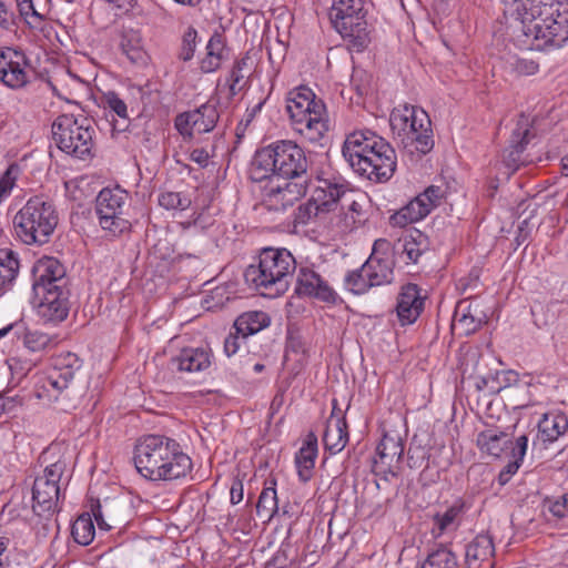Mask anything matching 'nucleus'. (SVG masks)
<instances>
[{"label":"nucleus","instance_id":"obj_8","mask_svg":"<svg viewBox=\"0 0 568 568\" xmlns=\"http://www.w3.org/2000/svg\"><path fill=\"white\" fill-rule=\"evenodd\" d=\"M365 0H333L329 20L353 52H363L372 42Z\"/></svg>","mask_w":568,"mask_h":568},{"label":"nucleus","instance_id":"obj_21","mask_svg":"<svg viewBox=\"0 0 568 568\" xmlns=\"http://www.w3.org/2000/svg\"><path fill=\"white\" fill-rule=\"evenodd\" d=\"M54 286H67L65 268L57 258L43 256L32 267V292L43 293Z\"/></svg>","mask_w":568,"mask_h":568},{"label":"nucleus","instance_id":"obj_31","mask_svg":"<svg viewBox=\"0 0 568 568\" xmlns=\"http://www.w3.org/2000/svg\"><path fill=\"white\" fill-rule=\"evenodd\" d=\"M428 237L416 230L399 239L394 245V251L405 263H417L420 256L428 251Z\"/></svg>","mask_w":568,"mask_h":568},{"label":"nucleus","instance_id":"obj_49","mask_svg":"<svg viewBox=\"0 0 568 568\" xmlns=\"http://www.w3.org/2000/svg\"><path fill=\"white\" fill-rule=\"evenodd\" d=\"M196 39L197 31L194 27L190 26L182 37V43L179 53V58L182 61L187 62L193 59L196 50Z\"/></svg>","mask_w":568,"mask_h":568},{"label":"nucleus","instance_id":"obj_17","mask_svg":"<svg viewBox=\"0 0 568 568\" xmlns=\"http://www.w3.org/2000/svg\"><path fill=\"white\" fill-rule=\"evenodd\" d=\"M33 295L38 300L37 313L44 323L59 324L68 317L70 293L67 286H54Z\"/></svg>","mask_w":568,"mask_h":568},{"label":"nucleus","instance_id":"obj_38","mask_svg":"<svg viewBox=\"0 0 568 568\" xmlns=\"http://www.w3.org/2000/svg\"><path fill=\"white\" fill-rule=\"evenodd\" d=\"M81 367L82 359L75 353L61 352L51 358V363L47 368L51 372H55L58 375L61 374V379L72 385Z\"/></svg>","mask_w":568,"mask_h":568},{"label":"nucleus","instance_id":"obj_57","mask_svg":"<svg viewBox=\"0 0 568 568\" xmlns=\"http://www.w3.org/2000/svg\"><path fill=\"white\" fill-rule=\"evenodd\" d=\"M211 155L203 148H197L191 151L190 159L191 161L199 164L201 168H206L209 165Z\"/></svg>","mask_w":568,"mask_h":568},{"label":"nucleus","instance_id":"obj_22","mask_svg":"<svg viewBox=\"0 0 568 568\" xmlns=\"http://www.w3.org/2000/svg\"><path fill=\"white\" fill-rule=\"evenodd\" d=\"M213 354L206 347H184L169 361L173 373H200L212 365Z\"/></svg>","mask_w":568,"mask_h":568},{"label":"nucleus","instance_id":"obj_33","mask_svg":"<svg viewBox=\"0 0 568 568\" xmlns=\"http://www.w3.org/2000/svg\"><path fill=\"white\" fill-rule=\"evenodd\" d=\"M393 261L388 256L377 255L375 253L364 263V271L371 281L373 287L392 283L394 278Z\"/></svg>","mask_w":568,"mask_h":568},{"label":"nucleus","instance_id":"obj_46","mask_svg":"<svg viewBox=\"0 0 568 568\" xmlns=\"http://www.w3.org/2000/svg\"><path fill=\"white\" fill-rule=\"evenodd\" d=\"M159 205L165 210L185 211L190 207L192 201L190 196L182 192L166 191L162 192L158 199Z\"/></svg>","mask_w":568,"mask_h":568},{"label":"nucleus","instance_id":"obj_5","mask_svg":"<svg viewBox=\"0 0 568 568\" xmlns=\"http://www.w3.org/2000/svg\"><path fill=\"white\" fill-rule=\"evenodd\" d=\"M296 268V261L288 250L264 247L256 263L247 266L244 277L246 283L261 295L277 297L288 290Z\"/></svg>","mask_w":568,"mask_h":568},{"label":"nucleus","instance_id":"obj_34","mask_svg":"<svg viewBox=\"0 0 568 568\" xmlns=\"http://www.w3.org/2000/svg\"><path fill=\"white\" fill-rule=\"evenodd\" d=\"M432 212L429 204H426L424 200L417 195L415 199L409 201L405 206L395 212L390 217L389 222L394 226L405 227L408 224L418 222L426 217Z\"/></svg>","mask_w":568,"mask_h":568},{"label":"nucleus","instance_id":"obj_32","mask_svg":"<svg viewBox=\"0 0 568 568\" xmlns=\"http://www.w3.org/2000/svg\"><path fill=\"white\" fill-rule=\"evenodd\" d=\"M317 453V437L314 433H308L295 455L297 474L304 483L310 480L313 475Z\"/></svg>","mask_w":568,"mask_h":568},{"label":"nucleus","instance_id":"obj_9","mask_svg":"<svg viewBox=\"0 0 568 568\" xmlns=\"http://www.w3.org/2000/svg\"><path fill=\"white\" fill-rule=\"evenodd\" d=\"M94 130L85 118L59 115L52 123V140L65 154L85 160L92 154Z\"/></svg>","mask_w":568,"mask_h":568},{"label":"nucleus","instance_id":"obj_63","mask_svg":"<svg viewBox=\"0 0 568 568\" xmlns=\"http://www.w3.org/2000/svg\"><path fill=\"white\" fill-rule=\"evenodd\" d=\"M174 2L186 6V7H195L197 6L202 0H173Z\"/></svg>","mask_w":568,"mask_h":568},{"label":"nucleus","instance_id":"obj_13","mask_svg":"<svg viewBox=\"0 0 568 568\" xmlns=\"http://www.w3.org/2000/svg\"><path fill=\"white\" fill-rule=\"evenodd\" d=\"M33 68L21 50L0 48V82L9 89L20 90L31 83Z\"/></svg>","mask_w":568,"mask_h":568},{"label":"nucleus","instance_id":"obj_52","mask_svg":"<svg viewBox=\"0 0 568 568\" xmlns=\"http://www.w3.org/2000/svg\"><path fill=\"white\" fill-rule=\"evenodd\" d=\"M544 507L557 519L568 516V507L564 495L558 499H546Z\"/></svg>","mask_w":568,"mask_h":568},{"label":"nucleus","instance_id":"obj_53","mask_svg":"<svg viewBox=\"0 0 568 568\" xmlns=\"http://www.w3.org/2000/svg\"><path fill=\"white\" fill-rule=\"evenodd\" d=\"M444 190L440 186L430 185L423 193L418 194L426 204L433 210L439 205L440 200L444 197Z\"/></svg>","mask_w":568,"mask_h":568},{"label":"nucleus","instance_id":"obj_61","mask_svg":"<svg viewBox=\"0 0 568 568\" xmlns=\"http://www.w3.org/2000/svg\"><path fill=\"white\" fill-rule=\"evenodd\" d=\"M339 205L342 206V209L344 206H347V209L353 212H358L361 210V205L355 200H351L348 194H347V200L344 202H341Z\"/></svg>","mask_w":568,"mask_h":568},{"label":"nucleus","instance_id":"obj_18","mask_svg":"<svg viewBox=\"0 0 568 568\" xmlns=\"http://www.w3.org/2000/svg\"><path fill=\"white\" fill-rule=\"evenodd\" d=\"M306 114L301 126H296L295 132L306 142L312 144H322L329 130V120L325 103L316 98L311 105L304 108Z\"/></svg>","mask_w":568,"mask_h":568},{"label":"nucleus","instance_id":"obj_10","mask_svg":"<svg viewBox=\"0 0 568 568\" xmlns=\"http://www.w3.org/2000/svg\"><path fill=\"white\" fill-rule=\"evenodd\" d=\"M67 464L62 458L48 464L34 477L32 485V509L39 517L51 518L60 510V503L64 499L61 480Z\"/></svg>","mask_w":568,"mask_h":568},{"label":"nucleus","instance_id":"obj_54","mask_svg":"<svg viewBox=\"0 0 568 568\" xmlns=\"http://www.w3.org/2000/svg\"><path fill=\"white\" fill-rule=\"evenodd\" d=\"M12 550L10 549V538L0 537V568H14L11 560Z\"/></svg>","mask_w":568,"mask_h":568},{"label":"nucleus","instance_id":"obj_55","mask_svg":"<svg viewBox=\"0 0 568 568\" xmlns=\"http://www.w3.org/2000/svg\"><path fill=\"white\" fill-rule=\"evenodd\" d=\"M242 339L243 338L241 334H237L236 331L230 332V334L224 339V353L226 354V356L230 357L237 353Z\"/></svg>","mask_w":568,"mask_h":568},{"label":"nucleus","instance_id":"obj_28","mask_svg":"<svg viewBox=\"0 0 568 568\" xmlns=\"http://www.w3.org/2000/svg\"><path fill=\"white\" fill-rule=\"evenodd\" d=\"M494 555L495 546L493 537L489 534H479L466 547V565L469 566V568H478V566L493 568Z\"/></svg>","mask_w":568,"mask_h":568},{"label":"nucleus","instance_id":"obj_64","mask_svg":"<svg viewBox=\"0 0 568 568\" xmlns=\"http://www.w3.org/2000/svg\"><path fill=\"white\" fill-rule=\"evenodd\" d=\"M561 168L564 173L568 176V152L561 159Z\"/></svg>","mask_w":568,"mask_h":568},{"label":"nucleus","instance_id":"obj_42","mask_svg":"<svg viewBox=\"0 0 568 568\" xmlns=\"http://www.w3.org/2000/svg\"><path fill=\"white\" fill-rule=\"evenodd\" d=\"M278 510L277 494L274 486L265 487L256 504V514L260 518L271 520Z\"/></svg>","mask_w":568,"mask_h":568},{"label":"nucleus","instance_id":"obj_50","mask_svg":"<svg viewBox=\"0 0 568 568\" xmlns=\"http://www.w3.org/2000/svg\"><path fill=\"white\" fill-rule=\"evenodd\" d=\"M104 108L113 111L119 118L128 120V108L125 102L114 91H108L102 97Z\"/></svg>","mask_w":568,"mask_h":568},{"label":"nucleus","instance_id":"obj_24","mask_svg":"<svg viewBox=\"0 0 568 568\" xmlns=\"http://www.w3.org/2000/svg\"><path fill=\"white\" fill-rule=\"evenodd\" d=\"M425 298L416 284L403 285L396 303V314L402 326L417 321L424 310Z\"/></svg>","mask_w":568,"mask_h":568},{"label":"nucleus","instance_id":"obj_1","mask_svg":"<svg viewBox=\"0 0 568 568\" xmlns=\"http://www.w3.org/2000/svg\"><path fill=\"white\" fill-rule=\"evenodd\" d=\"M539 2V7L510 14V40L521 50L560 49L568 42V3Z\"/></svg>","mask_w":568,"mask_h":568},{"label":"nucleus","instance_id":"obj_44","mask_svg":"<svg viewBox=\"0 0 568 568\" xmlns=\"http://www.w3.org/2000/svg\"><path fill=\"white\" fill-rule=\"evenodd\" d=\"M459 506H450L443 514H436L434 516V537H440L444 532L453 530L457 527L456 519L460 514Z\"/></svg>","mask_w":568,"mask_h":568},{"label":"nucleus","instance_id":"obj_11","mask_svg":"<svg viewBox=\"0 0 568 568\" xmlns=\"http://www.w3.org/2000/svg\"><path fill=\"white\" fill-rule=\"evenodd\" d=\"M128 205V193L120 189H102L95 200V212L103 231L119 236L131 229V223L123 215Z\"/></svg>","mask_w":568,"mask_h":568},{"label":"nucleus","instance_id":"obj_43","mask_svg":"<svg viewBox=\"0 0 568 568\" xmlns=\"http://www.w3.org/2000/svg\"><path fill=\"white\" fill-rule=\"evenodd\" d=\"M505 69L514 75L528 77L534 75L539 71V64L532 59L514 54L506 58Z\"/></svg>","mask_w":568,"mask_h":568},{"label":"nucleus","instance_id":"obj_19","mask_svg":"<svg viewBox=\"0 0 568 568\" xmlns=\"http://www.w3.org/2000/svg\"><path fill=\"white\" fill-rule=\"evenodd\" d=\"M295 293L298 296L313 297L327 303L336 300V293L328 282L308 265H301L297 268Z\"/></svg>","mask_w":568,"mask_h":568},{"label":"nucleus","instance_id":"obj_14","mask_svg":"<svg viewBox=\"0 0 568 568\" xmlns=\"http://www.w3.org/2000/svg\"><path fill=\"white\" fill-rule=\"evenodd\" d=\"M112 505L105 500L101 504L99 500L91 504V514L84 513L80 515L72 525L71 534L75 542L82 546L90 545L95 536V527L93 519L100 530L109 531L115 527L119 521L111 514Z\"/></svg>","mask_w":568,"mask_h":568},{"label":"nucleus","instance_id":"obj_12","mask_svg":"<svg viewBox=\"0 0 568 568\" xmlns=\"http://www.w3.org/2000/svg\"><path fill=\"white\" fill-rule=\"evenodd\" d=\"M262 192V204L268 211L284 212L303 197L308 189L306 181L268 178Z\"/></svg>","mask_w":568,"mask_h":568},{"label":"nucleus","instance_id":"obj_30","mask_svg":"<svg viewBox=\"0 0 568 568\" xmlns=\"http://www.w3.org/2000/svg\"><path fill=\"white\" fill-rule=\"evenodd\" d=\"M316 94L306 85H300L290 90L286 94V112L288 114L291 125L295 131L296 126L302 125L306 114L304 108L311 105L316 99Z\"/></svg>","mask_w":568,"mask_h":568},{"label":"nucleus","instance_id":"obj_25","mask_svg":"<svg viewBox=\"0 0 568 568\" xmlns=\"http://www.w3.org/2000/svg\"><path fill=\"white\" fill-rule=\"evenodd\" d=\"M568 429V417L566 414L552 410L545 413L537 424V435L532 446L547 445L558 440Z\"/></svg>","mask_w":568,"mask_h":568},{"label":"nucleus","instance_id":"obj_27","mask_svg":"<svg viewBox=\"0 0 568 568\" xmlns=\"http://www.w3.org/2000/svg\"><path fill=\"white\" fill-rule=\"evenodd\" d=\"M318 183L312 193V197L324 215L336 211L339 203L347 200V189L344 184L326 179H318Z\"/></svg>","mask_w":568,"mask_h":568},{"label":"nucleus","instance_id":"obj_58","mask_svg":"<svg viewBox=\"0 0 568 568\" xmlns=\"http://www.w3.org/2000/svg\"><path fill=\"white\" fill-rule=\"evenodd\" d=\"M243 79H244L243 71L232 68L231 73H230V79H229L230 91H231L232 95H235L242 89L241 82L243 81Z\"/></svg>","mask_w":568,"mask_h":568},{"label":"nucleus","instance_id":"obj_2","mask_svg":"<svg viewBox=\"0 0 568 568\" xmlns=\"http://www.w3.org/2000/svg\"><path fill=\"white\" fill-rule=\"evenodd\" d=\"M133 460L139 474L153 481L185 478L193 469V462L181 444L174 438L159 434L145 435L138 439Z\"/></svg>","mask_w":568,"mask_h":568},{"label":"nucleus","instance_id":"obj_26","mask_svg":"<svg viewBox=\"0 0 568 568\" xmlns=\"http://www.w3.org/2000/svg\"><path fill=\"white\" fill-rule=\"evenodd\" d=\"M336 409L337 402L334 399L333 410L326 422V427L323 435L324 447L332 455L341 453L348 443L346 419L343 415H337Z\"/></svg>","mask_w":568,"mask_h":568},{"label":"nucleus","instance_id":"obj_41","mask_svg":"<svg viewBox=\"0 0 568 568\" xmlns=\"http://www.w3.org/2000/svg\"><path fill=\"white\" fill-rule=\"evenodd\" d=\"M420 568H458L456 554L445 545L433 548Z\"/></svg>","mask_w":568,"mask_h":568},{"label":"nucleus","instance_id":"obj_47","mask_svg":"<svg viewBox=\"0 0 568 568\" xmlns=\"http://www.w3.org/2000/svg\"><path fill=\"white\" fill-rule=\"evenodd\" d=\"M122 52L133 62L142 59V43L140 34L133 30L125 32L121 39Z\"/></svg>","mask_w":568,"mask_h":568},{"label":"nucleus","instance_id":"obj_35","mask_svg":"<svg viewBox=\"0 0 568 568\" xmlns=\"http://www.w3.org/2000/svg\"><path fill=\"white\" fill-rule=\"evenodd\" d=\"M511 440L504 432L487 429L477 436V445L480 450L489 456L500 457L510 452Z\"/></svg>","mask_w":568,"mask_h":568},{"label":"nucleus","instance_id":"obj_23","mask_svg":"<svg viewBox=\"0 0 568 568\" xmlns=\"http://www.w3.org/2000/svg\"><path fill=\"white\" fill-rule=\"evenodd\" d=\"M61 374L45 368L34 377V395L47 404L67 400L70 398L71 385L61 379Z\"/></svg>","mask_w":568,"mask_h":568},{"label":"nucleus","instance_id":"obj_45","mask_svg":"<svg viewBox=\"0 0 568 568\" xmlns=\"http://www.w3.org/2000/svg\"><path fill=\"white\" fill-rule=\"evenodd\" d=\"M366 274L368 273L364 271V264L359 268L348 272L344 278L346 288L356 295L367 293L373 285Z\"/></svg>","mask_w":568,"mask_h":568},{"label":"nucleus","instance_id":"obj_62","mask_svg":"<svg viewBox=\"0 0 568 568\" xmlns=\"http://www.w3.org/2000/svg\"><path fill=\"white\" fill-rule=\"evenodd\" d=\"M248 57H243L240 60L235 61L233 68L240 71H243L247 67Z\"/></svg>","mask_w":568,"mask_h":568},{"label":"nucleus","instance_id":"obj_51","mask_svg":"<svg viewBox=\"0 0 568 568\" xmlns=\"http://www.w3.org/2000/svg\"><path fill=\"white\" fill-rule=\"evenodd\" d=\"M322 216H324L323 212L320 211L318 204L311 196L306 203L298 206L295 220L301 224H307L311 220Z\"/></svg>","mask_w":568,"mask_h":568},{"label":"nucleus","instance_id":"obj_59","mask_svg":"<svg viewBox=\"0 0 568 568\" xmlns=\"http://www.w3.org/2000/svg\"><path fill=\"white\" fill-rule=\"evenodd\" d=\"M13 17L14 14L10 8L4 3V1L0 0V27L9 29L13 23Z\"/></svg>","mask_w":568,"mask_h":568},{"label":"nucleus","instance_id":"obj_3","mask_svg":"<svg viewBox=\"0 0 568 568\" xmlns=\"http://www.w3.org/2000/svg\"><path fill=\"white\" fill-rule=\"evenodd\" d=\"M342 153L355 173L372 182H387L395 173L397 158L394 148L371 130L349 133Z\"/></svg>","mask_w":568,"mask_h":568},{"label":"nucleus","instance_id":"obj_48","mask_svg":"<svg viewBox=\"0 0 568 568\" xmlns=\"http://www.w3.org/2000/svg\"><path fill=\"white\" fill-rule=\"evenodd\" d=\"M20 17L31 28H40L44 16L38 12L32 0H16Z\"/></svg>","mask_w":568,"mask_h":568},{"label":"nucleus","instance_id":"obj_37","mask_svg":"<svg viewBox=\"0 0 568 568\" xmlns=\"http://www.w3.org/2000/svg\"><path fill=\"white\" fill-rule=\"evenodd\" d=\"M271 324V318L263 311H250L241 314L233 324V329L241 334L242 338L254 335Z\"/></svg>","mask_w":568,"mask_h":568},{"label":"nucleus","instance_id":"obj_7","mask_svg":"<svg viewBox=\"0 0 568 568\" xmlns=\"http://www.w3.org/2000/svg\"><path fill=\"white\" fill-rule=\"evenodd\" d=\"M59 222L52 201L43 196H32L16 213L13 227L17 236L27 245H42L49 242Z\"/></svg>","mask_w":568,"mask_h":568},{"label":"nucleus","instance_id":"obj_29","mask_svg":"<svg viewBox=\"0 0 568 568\" xmlns=\"http://www.w3.org/2000/svg\"><path fill=\"white\" fill-rule=\"evenodd\" d=\"M485 322L486 316L478 311V304L462 301L454 313L453 328L468 336L478 331Z\"/></svg>","mask_w":568,"mask_h":568},{"label":"nucleus","instance_id":"obj_39","mask_svg":"<svg viewBox=\"0 0 568 568\" xmlns=\"http://www.w3.org/2000/svg\"><path fill=\"white\" fill-rule=\"evenodd\" d=\"M225 43L223 36L215 32L206 44V55L202 59L200 68L204 73L216 71L224 58Z\"/></svg>","mask_w":568,"mask_h":568},{"label":"nucleus","instance_id":"obj_20","mask_svg":"<svg viewBox=\"0 0 568 568\" xmlns=\"http://www.w3.org/2000/svg\"><path fill=\"white\" fill-rule=\"evenodd\" d=\"M530 129L527 119H521L517 122L516 128L511 133L510 145L503 153V165L506 171L504 174L508 178L515 173L521 165L528 164L534 159L523 156L524 151L529 142Z\"/></svg>","mask_w":568,"mask_h":568},{"label":"nucleus","instance_id":"obj_6","mask_svg":"<svg viewBox=\"0 0 568 568\" xmlns=\"http://www.w3.org/2000/svg\"><path fill=\"white\" fill-rule=\"evenodd\" d=\"M390 128L403 148L412 155H425L434 148L430 119L427 112L408 103L393 109Z\"/></svg>","mask_w":568,"mask_h":568},{"label":"nucleus","instance_id":"obj_15","mask_svg":"<svg viewBox=\"0 0 568 568\" xmlns=\"http://www.w3.org/2000/svg\"><path fill=\"white\" fill-rule=\"evenodd\" d=\"M219 118L216 106L212 103H204L197 109L178 114L174 126L184 139H190L194 133L211 132L215 128Z\"/></svg>","mask_w":568,"mask_h":568},{"label":"nucleus","instance_id":"obj_36","mask_svg":"<svg viewBox=\"0 0 568 568\" xmlns=\"http://www.w3.org/2000/svg\"><path fill=\"white\" fill-rule=\"evenodd\" d=\"M529 438L526 434H520L515 437L514 443H511L510 452L507 453V456L510 457V460L507 465L500 470L498 475V480L500 485H505L509 481L513 475H515L519 467L521 466L527 448H528Z\"/></svg>","mask_w":568,"mask_h":568},{"label":"nucleus","instance_id":"obj_16","mask_svg":"<svg viewBox=\"0 0 568 568\" xmlns=\"http://www.w3.org/2000/svg\"><path fill=\"white\" fill-rule=\"evenodd\" d=\"M404 454V442L398 434L387 433L376 447L373 470L383 477L396 476L400 469Z\"/></svg>","mask_w":568,"mask_h":568},{"label":"nucleus","instance_id":"obj_40","mask_svg":"<svg viewBox=\"0 0 568 568\" xmlns=\"http://www.w3.org/2000/svg\"><path fill=\"white\" fill-rule=\"evenodd\" d=\"M18 272V254L9 248L0 250V295L11 287Z\"/></svg>","mask_w":568,"mask_h":568},{"label":"nucleus","instance_id":"obj_60","mask_svg":"<svg viewBox=\"0 0 568 568\" xmlns=\"http://www.w3.org/2000/svg\"><path fill=\"white\" fill-rule=\"evenodd\" d=\"M230 495H231V503L233 505H236V504L241 503L242 499H243V486H242V484L241 483L233 484V486L231 487Z\"/></svg>","mask_w":568,"mask_h":568},{"label":"nucleus","instance_id":"obj_56","mask_svg":"<svg viewBox=\"0 0 568 568\" xmlns=\"http://www.w3.org/2000/svg\"><path fill=\"white\" fill-rule=\"evenodd\" d=\"M49 336L45 334L31 333L26 337V344L32 351L44 348L49 344Z\"/></svg>","mask_w":568,"mask_h":568},{"label":"nucleus","instance_id":"obj_4","mask_svg":"<svg viewBox=\"0 0 568 568\" xmlns=\"http://www.w3.org/2000/svg\"><path fill=\"white\" fill-rule=\"evenodd\" d=\"M250 178L263 182L268 178L290 181H311L308 161L304 150L291 140L275 141L260 150L253 156Z\"/></svg>","mask_w":568,"mask_h":568}]
</instances>
